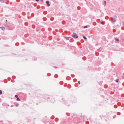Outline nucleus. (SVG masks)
<instances>
[{
	"label": "nucleus",
	"instance_id": "f257e3e1",
	"mask_svg": "<svg viewBox=\"0 0 124 124\" xmlns=\"http://www.w3.org/2000/svg\"><path fill=\"white\" fill-rule=\"evenodd\" d=\"M72 36L74 38H78V36L77 35L76 33L74 32L72 35Z\"/></svg>",
	"mask_w": 124,
	"mask_h": 124
},
{
	"label": "nucleus",
	"instance_id": "f03ea898",
	"mask_svg": "<svg viewBox=\"0 0 124 124\" xmlns=\"http://www.w3.org/2000/svg\"><path fill=\"white\" fill-rule=\"evenodd\" d=\"M46 3L47 4V5L48 7H49L50 6V4H49V1H46Z\"/></svg>",
	"mask_w": 124,
	"mask_h": 124
},
{
	"label": "nucleus",
	"instance_id": "7ed1b4c3",
	"mask_svg": "<svg viewBox=\"0 0 124 124\" xmlns=\"http://www.w3.org/2000/svg\"><path fill=\"white\" fill-rule=\"evenodd\" d=\"M66 39L67 40H70L71 39V37H65Z\"/></svg>",
	"mask_w": 124,
	"mask_h": 124
},
{
	"label": "nucleus",
	"instance_id": "20e7f679",
	"mask_svg": "<svg viewBox=\"0 0 124 124\" xmlns=\"http://www.w3.org/2000/svg\"><path fill=\"white\" fill-rule=\"evenodd\" d=\"M0 28L3 31H4V30H5V28L3 27H0Z\"/></svg>",
	"mask_w": 124,
	"mask_h": 124
},
{
	"label": "nucleus",
	"instance_id": "39448f33",
	"mask_svg": "<svg viewBox=\"0 0 124 124\" xmlns=\"http://www.w3.org/2000/svg\"><path fill=\"white\" fill-rule=\"evenodd\" d=\"M116 21L115 19L114 18H113L112 20V22H114Z\"/></svg>",
	"mask_w": 124,
	"mask_h": 124
},
{
	"label": "nucleus",
	"instance_id": "423d86ee",
	"mask_svg": "<svg viewBox=\"0 0 124 124\" xmlns=\"http://www.w3.org/2000/svg\"><path fill=\"white\" fill-rule=\"evenodd\" d=\"M106 1H104V3H103V4L104 6H105L106 5Z\"/></svg>",
	"mask_w": 124,
	"mask_h": 124
},
{
	"label": "nucleus",
	"instance_id": "0eeeda50",
	"mask_svg": "<svg viewBox=\"0 0 124 124\" xmlns=\"http://www.w3.org/2000/svg\"><path fill=\"white\" fill-rule=\"evenodd\" d=\"M5 0H0V1L2 3H3L5 2Z\"/></svg>",
	"mask_w": 124,
	"mask_h": 124
},
{
	"label": "nucleus",
	"instance_id": "6e6552de",
	"mask_svg": "<svg viewBox=\"0 0 124 124\" xmlns=\"http://www.w3.org/2000/svg\"><path fill=\"white\" fill-rule=\"evenodd\" d=\"M58 77V75L57 74H55L54 75L55 78H57Z\"/></svg>",
	"mask_w": 124,
	"mask_h": 124
},
{
	"label": "nucleus",
	"instance_id": "1a4fd4ad",
	"mask_svg": "<svg viewBox=\"0 0 124 124\" xmlns=\"http://www.w3.org/2000/svg\"><path fill=\"white\" fill-rule=\"evenodd\" d=\"M2 92L1 90H0V94H2Z\"/></svg>",
	"mask_w": 124,
	"mask_h": 124
},
{
	"label": "nucleus",
	"instance_id": "9d476101",
	"mask_svg": "<svg viewBox=\"0 0 124 124\" xmlns=\"http://www.w3.org/2000/svg\"><path fill=\"white\" fill-rule=\"evenodd\" d=\"M118 80H119V79H117L116 80V82H117L118 81Z\"/></svg>",
	"mask_w": 124,
	"mask_h": 124
},
{
	"label": "nucleus",
	"instance_id": "9b49d317",
	"mask_svg": "<svg viewBox=\"0 0 124 124\" xmlns=\"http://www.w3.org/2000/svg\"><path fill=\"white\" fill-rule=\"evenodd\" d=\"M80 7H77V9H78V10H80Z\"/></svg>",
	"mask_w": 124,
	"mask_h": 124
},
{
	"label": "nucleus",
	"instance_id": "f8f14e48",
	"mask_svg": "<svg viewBox=\"0 0 124 124\" xmlns=\"http://www.w3.org/2000/svg\"><path fill=\"white\" fill-rule=\"evenodd\" d=\"M17 101H20V99H19V98L18 97L17 98Z\"/></svg>",
	"mask_w": 124,
	"mask_h": 124
},
{
	"label": "nucleus",
	"instance_id": "ddd939ff",
	"mask_svg": "<svg viewBox=\"0 0 124 124\" xmlns=\"http://www.w3.org/2000/svg\"><path fill=\"white\" fill-rule=\"evenodd\" d=\"M115 39L116 41H119V40L117 38H116Z\"/></svg>",
	"mask_w": 124,
	"mask_h": 124
},
{
	"label": "nucleus",
	"instance_id": "4468645a",
	"mask_svg": "<svg viewBox=\"0 0 124 124\" xmlns=\"http://www.w3.org/2000/svg\"><path fill=\"white\" fill-rule=\"evenodd\" d=\"M15 97L17 98L18 97V96L17 95H16L15 96Z\"/></svg>",
	"mask_w": 124,
	"mask_h": 124
},
{
	"label": "nucleus",
	"instance_id": "2eb2a0df",
	"mask_svg": "<svg viewBox=\"0 0 124 124\" xmlns=\"http://www.w3.org/2000/svg\"><path fill=\"white\" fill-rule=\"evenodd\" d=\"M19 44V43H17L15 44V45L16 46H18V45H17V44Z\"/></svg>",
	"mask_w": 124,
	"mask_h": 124
},
{
	"label": "nucleus",
	"instance_id": "dca6fc26",
	"mask_svg": "<svg viewBox=\"0 0 124 124\" xmlns=\"http://www.w3.org/2000/svg\"><path fill=\"white\" fill-rule=\"evenodd\" d=\"M83 38L85 40V36H83Z\"/></svg>",
	"mask_w": 124,
	"mask_h": 124
},
{
	"label": "nucleus",
	"instance_id": "f3484780",
	"mask_svg": "<svg viewBox=\"0 0 124 124\" xmlns=\"http://www.w3.org/2000/svg\"><path fill=\"white\" fill-rule=\"evenodd\" d=\"M78 83L79 84H80V81H78Z\"/></svg>",
	"mask_w": 124,
	"mask_h": 124
},
{
	"label": "nucleus",
	"instance_id": "a211bd4d",
	"mask_svg": "<svg viewBox=\"0 0 124 124\" xmlns=\"http://www.w3.org/2000/svg\"><path fill=\"white\" fill-rule=\"evenodd\" d=\"M27 14H29V12H27Z\"/></svg>",
	"mask_w": 124,
	"mask_h": 124
},
{
	"label": "nucleus",
	"instance_id": "6ab92c4d",
	"mask_svg": "<svg viewBox=\"0 0 124 124\" xmlns=\"http://www.w3.org/2000/svg\"><path fill=\"white\" fill-rule=\"evenodd\" d=\"M101 24H103V22H101Z\"/></svg>",
	"mask_w": 124,
	"mask_h": 124
},
{
	"label": "nucleus",
	"instance_id": "aec40b11",
	"mask_svg": "<svg viewBox=\"0 0 124 124\" xmlns=\"http://www.w3.org/2000/svg\"><path fill=\"white\" fill-rule=\"evenodd\" d=\"M37 1H39V0H35Z\"/></svg>",
	"mask_w": 124,
	"mask_h": 124
},
{
	"label": "nucleus",
	"instance_id": "412c9836",
	"mask_svg": "<svg viewBox=\"0 0 124 124\" xmlns=\"http://www.w3.org/2000/svg\"><path fill=\"white\" fill-rule=\"evenodd\" d=\"M18 106V104H17V105H16V106Z\"/></svg>",
	"mask_w": 124,
	"mask_h": 124
},
{
	"label": "nucleus",
	"instance_id": "4be33fe9",
	"mask_svg": "<svg viewBox=\"0 0 124 124\" xmlns=\"http://www.w3.org/2000/svg\"><path fill=\"white\" fill-rule=\"evenodd\" d=\"M84 28H85V26H84Z\"/></svg>",
	"mask_w": 124,
	"mask_h": 124
},
{
	"label": "nucleus",
	"instance_id": "5701e85b",
	"mask_svg": "<svg viewBox=\"0 0 124 124\" xmlns=\"http://www.w3.org/2000/svg\"><path fill=\"white\" fill-rule=\"evenodd\" d=\"M87 26H86V27H85L86 28H87Z\"/></svg>",
	"mask_w": 124,
	"mask_h": 124
},
{
	"label": "nucleus",
	"instance_id": "b1692460",
	"mask_svg": "<svg viewBox=\"0 0 124 124\" xmlns=\"http://www.w3.org/2000/svg\"><path fill=\"white\" fill-rule=\"evenodd\" d=\"M41 0V1H43V0Z\"/></svg>",
	"mask_w": 124,
	"mask_h": 124
},
{
	"label": "nucleus",
	"instance_id": "393cba45",
	"mask_svg": "<svg viewBox=\"0 0 124 124\" xmlns=\"http://www.w3.org/2000/svg\"><path fill=\"white\" fill-rule=\"evenodd\" d=\"M83 60H84V59L83 58Z\"/></svg>",
	"mask_w": 124,
	"mask_h": 124
}]
</instances>
